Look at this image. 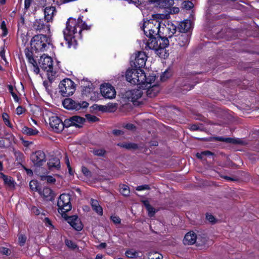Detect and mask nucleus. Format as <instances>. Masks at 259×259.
Segmentation results:
<instances>
[{
    "mask_svg": "<svg viewBox=\"0 0 259 259\" xmlns=\"http://www.w3.org/2000/svg\"><path fill=\"white\" fill-rule=\"evenodd\" d=\"M206 218L210 223H214L215 222V219L211 214L207 213L206 214Z\"/></svg>",
    "mask_w": 259,
    "mask_h": 259,
    "instance_id": "864d4df0",
    "label": "nucleus"
},
{
    "mask_svg": "<svg viewBox=\"0 0 259 259\" xmlns=\"http://www.w3.org/2000/svg\"><path fill=\"white\" fill-rule=\"evenodd\" d=\"M39 64L43 70L46 71L50 70V69L53 67L52 58L44 54L40 57L39 60Z\"/></svg>",
    "mask_w": 259,
    "mask_h": 259,
    "instance_id": "dca6fc26",
    "label": "nucleus"
},
{
    "mask_svg": "<svg viewBox=\"0 0 259 259\" xmlns=\"http://www.w3.org/2000/svg\"><path fill=\"white\" fill-rule=\"evenodd\" d=\"M91 204L93 209L99 215H102L103 214V209L102 207L99 204V202L97 200L92 199L91 200Z\"/></svg>",
    "mask_w": 259,
    "mask_h": 259,
    "instance_id": "393cba45",
    "label": "nucleus"
},
{
    "mask_svg": "<svg viewBox=\"0 0 259 259\" xmlns=\"http://www.w3.org/2000/svg\"><path fill=\"white\" fill-rule=\"evenodd\" d=\"M125 255L127 258H137L139 257V252L133 249H128L125 252Z\"/></svg>",
    "mask_w": 259,
    "mask_h": 259,
    "instance_id": "7c9ffc66",
    "label": "nucleus"
},
{
    "mask_svg": "<svg viewBox=\"0 0 259 259\" xmlns=\"http://www.w3.org/2000/svg\"><path fill=\"white\" fill-rule=\"evenodd\" d=\"M176 26L172 22L167 21L166 24H162V26L161 24V33L165 34V36H162V37L167 38L169 42L174 44L175 42H173V39L175 36L174 34L176 33Z\"/></svg>",
    "mask_w": 259,
    "mask_h": 259,
    "instance_id": "1a4fd4ad",
    "label": "nucleus"
},
{
    "mask_svg": "<svg viewBox=\"0 0 259 259\" xmlns=\"http://www.w3.org/2000/svg\"><path fill=\"white\" fill-rule=\"evenodd\" d=\"M126 80L133 84H136L139 88L146 87L149 83H145L148 78L144 71L142 69H128L125 73Z\"/></svg>",
    "mask_w": 259,
    "mask_h": 259,
    "instance_id": "7ed1b4c3",
    "label": "nucleus"
},
{
    "mask_svg": "<svg viewBox=\"0 0 259 259\" xmlns=\"http://www.w3.org/2000/svg\"><path fill=\"white\" fill-rule=\"evenodd\" d=\"M180 10L178 7H173L171 9H170V13L171 14H177L179 13Z\"/></svg>",
    "mask_w": 259,
    "mask_h": 259,
    "instance_id": "774afa93",
    "label": "nucleus"
},
{
    "mask_svg": "<svg viewBox=\"0 0 259 259\" xmlns=\"http://www.w3.org/2000/svg\"><path fill=\"white\" fill-rule=\"evenodd\" d=\"M80 21L81 17H78L77 19L70 18L67 21L63 33L64 38L68 44L76 42L77 38H81V29L78 30L77 27Z\"/></svg>",
    "mask_w": 259,
    "mask_h": 259,
    "instance_id": "f03ea898",
    "label": "nucleus"
},
{
    "mask_svg": "<svg viewBox=\"0 0 259 259\" xmlns=\"http://www.w3.org/2000/svg\"><path fill=\"white\" fill-rule=\"evenodd\" d=\"M87 119L91 122H96L99 120V118L95 115L88 114L87 115Z\"/></svg>",
    "mask_w": 259,
    "mask_h": 259,
    "instance_id": "8fccbe9b",
    "label": "nucleus"
},
{
    "mask_svg": "<svg viewBox=\"0 0 259 259\" xmlns=\"http://www.w3.org/2000/svg\"><path fill=\"white\" fill-rule=\"evenodd\" d=\"M194 7L192 2L190 1H184L182 4V7L186 10H190Z\"/></svg>",
    "mask_w": 259,
    "mask_h": 259,
    "instance_id": "a19ab883",
    "label": "nucleus"
},
{
    "mask_svg": "<svg viewBox=\"0 0 259 259\" xmlns=\"http://www.w3.org/2000/svg\"><path fill=\"white\" fill-rule=\"evenodd\" d=\"M171 75V73L169 70H165L161 75V80L165 81Z\"/></svg>",
    "mask_w": 259,
    "mask_h": 259,
    "instance_id": "37998d69",
    "label": "nucleus"
},
{
    "mask_svg": "<svg viewBox=\"0 0 259 259\" xmlns=\"http://www.w3.org/2000/svg\"><path fill=\"white\" fill-rule=\"evenodd\" d=\"M197 236L194 232H190L187 233L183 240L185 244L192 245L196 242Z\"/></svg>",
    "mask_w": 259,
    "mask_h": 259,
    "instance_id": "4be33fe9",
    "label": "nucleus"
},
{
    "mask_svg": "<svg viewBox=\"0 0 259 259\" xmlns=\"http://www.w3.org/2000/svg\"><path fill=\"white\" fill-rule=\"evenodd\" d=\"M31 160L36 166L39 167L46 162V155L41 150H38L32 153L30 157Z\"/></svg>",
    "mask_w": 259,
    "mask_h": 259,
    "instance_id": "f8f14e48",
    "label": "nucleus"
},
{
    "mask_svg": "<svg viewBox=\"0 0 259 259\" xmlns=\"http://www.w3.org/2000/svg\"><path fill=\"white\" fill-rule=\"evenodd\" d=\"M65 163L67 165V168L68 169V171H69V174L70 175H73V174L71 172V166H70V165L69 159H68V158L67 156L65 157Z\"/></svg>",
    "mask_w": 259,
    "mask_h": 259,
    "instance_id": "4d7b16f0",
    "label": "nucleus"
},
{
    "mask_svg": "<svg viewBox=\"0 0 259 259\" xmlns=\"http://www.w3.org/2000/svg\"><path fill=\"white\" fill-rule=\"evenodd\" d=\"M24 112V109L21 106H19L16 109V112L18 115H20Z\"/></svg>",
    "mask_w": 259,
    "mask_h": 259,
    "instance_id": "e2e57ef3",
    "label": "nucleus"
},
{
    "mask_svg": "<svg viewBox=\"0 0 259 259\" xmlns=\"http://www.w3.org/2000/svg\"><path fill=\"white\" fill-rule=\"evenodd\" d=\"M149 187L148 185H141L137 187L136 190L138 191H142L144 190H147L149 189Z\"/></svg>",
    "mask_w": 259,
    "mask_h": 259,
    "instance_id": "13d9d810",
    "label": "nucleus"
},
{
    "mask_svg": "<svg viewBox=\"0 0 259 259\" xmlns=\"http://www.w3.org/2000/svg\"><path fill=\"white\" fill-rule=\"evenodd\" d=\"M3 180L4 183L9 186H12L13 185V181L12 178L10 177L6 176Z\"/></svg>",
    "mask_w": 259,
    "mask_h": 259,
    "instance_id": "09e8293b",
    "label": "nucleus"
},
{
    "mask_svg": "<svg viewBox=\"0 0 259 259\" xmlns=\"http://www.w3.org/2000/svg\"><path fill=\"white\" fill-rule=\"evenodd\" d=\"M71 119L72 120V123H73V126L77 127H81L85 121V118L79 116H73L71 117Z\"/></svg>",
    "mask_w": 259,
    "mask_h": 259,
    "instance_id": "a878e982",
    "label": "nucleus"
},
{
    "mask_svg": "<svg viewBox=\"0 0 259 259\" xmlns=\"http://www.w3.org/2000/svg\"><path fill=\"white\" fill-rule=\"evenodd\" d=\"M38 192L45 198L50 199L52 197V191L48 187L44 188L42 190H39Z\"/></svg>",
    "mask_w": 259,
    "mask_h": 259,
    "instance_id": "cd10ccee",
    "label": "nucleus"
},
{
    "mask_svg": "<svg viewBox=\"0 0 259 259\" xmlns=\"http://www.w3.org/2000/svg\"><path fill=\"white\" fill-rule=\"evenodd\" d=\"M18 239L21 245H23L26 241V238L25 236L21 235L19 236Z\"/></svg>",
    "mask_w": 259,
    "mask_h": 259,
    "instance_id": "6e6d98bb",
    "label": "nucleus"
},
{
    "mask_svg": "<svg viewBox=\"0 0 259 259\" xmlns=\"http://www.w3.org/2000/svg\"><path fill=\"white\" fill-rule=\"evenodd\" d=\"M79 17H81V21H80L78 25H77V28L78 29H81V31L82 30H88L90 29L91 26H88V25L85 23V22H83L82 20V16H80Z\"/></svg>",
    "mask_w": 259,
    "mask_h": 259,
    "instance_id": "e433bc0d",
    "label": "nucleus"
},
{
    "mask_svg": "<svg viewBox=\"0 0 259 259\" xmlns=\"http://www.w3.org/2000/svg\"><path fill=\"white\" fill-rule=\"evenodd\" d=\"M47 164L50 170H52L53 168L59 169L60 168V160L56 157L50 159Z\"/></svg>",
    "mask_w": 259,
    "mask_h": 259,
    "instance_id": "b1692460",
    "label": "nucleus"
},
{
    "mask_svg": "<svg viewBox=\"0 0 259 259\" xmlns=\"http://www.w3.org/2000/svg\"><path fill=\"white\" fill-rule=\"evenodd\" d=\"M175 0H166V5L167 8H170L171 6L174 5Z\"/></svg>",
    "mask_w": 259,
    "mask_h": 259,
    "instance_id": "338daca9",
    "label": "nucleus"
},
{
    "mask_svg": "<svg viewBox=\"0 0 259 259\" xmlns=\"http://www.w3.org/2000/svg\"><path fill=\"white\" fill-rule=\"evenodd\" d=\"M58 212L61 214L63 218L66 217V212L71 209L70 203V195L68 194L60 195L57 202Z\"/></svg>",
    "mask_w": 259,
    "mask_h": 259,
    "instance_id": "423d86ee",
    "label": "nucleus"
},
{
    "mask_svg": "<svg viewBox=\"0 0 259 259\" xmlns=\"http://www.w3.org/2000/svg\"><path fill=\"white\" fill-rule=\"evenodd\" d=\"M31 47L36 53L47 51L52 47L51 38L46 35H34L31 40Z\"/></svg>",
    "mask_w": 259,
    "mask_h": 259,
    "instance_id": "20e7f679",
    "label": "nucleus"
},
{
    "mask_svg": "<svg viewBox=\"0 0 259 259\" xmlns=\"http://www.w3.org/2000/svg\"><path fill=\"white\" fill-rule=\"evenodd\" d=\"M100 90L102 95L106 99H112L116 96L114 88L109 83L101 85Z\"/></svg>",
    "mask_w": 259,
    "mask_h": 259,
    "instance_id": "9b49d317",
    "label": "nucleus"
},
{
    "mask_svg": "<svg viewBox=\"0 0 259 259\" xmlns=\"http://www.w3.org/2000/svg\"><path fill=\"white\" fill-rule=\"evenodd\" d=\"M2 117L5 124L11 128L13 127L12 124L9 120V116L6 113H4L2 115Z\"/></svg>",
    "mask_w": 259,
    "mask_h": 259,
    "instance_id": "c9c22d12",
    "label": "nucleus"
},
{
    "mask_svg": "<svg viewBox=\"0 0 259 259\" xmlns=\"http://www.w3.org/2000/svg\"><path fill=\"white\" fill-rule=\"evenodd\" d=\"M1 28L3 30V33H2V35L3 36H6L7 34H8V30L7 29V28H6V24H5V22L4 21H3L2 23V25H1Z\"/></svg>",
    "mask_w": 259,
    "mask_h": 259,
    "instance_id": "3c124183",
    "label": "nucleus"
},
{
    "mask_svg": "<svg viewBox=\"0 0 259 259\" xmlns=\"http://www.w3.org/2000/svg\"><path fill=\"white\" fill-rule=\"evenodd\" d=\"M64 218L74 230L80 231L82 229L83 225L77 216L72 215L67 217L66 214V217Z\"/></svg>",
    "mask_w": 259,
    "mask_h": 259,
    "instance_id": "4468645a",
    "label": "nucleus"
},
{
    "mask_svg": "<svg viewBox=\"0 0 259 259\" xmlns=\"http://www.w3.org/2000/svg\"><path fill=\"white\" fill-rule=\"evenodd\" d=\"M149 39L146 42V48L153 50L155 53L160 58L168 57V54L166 52L165 48L168 46L169 41L166 37H162L161 35L158 37H148Z\"/></svg>",
    "mask_w": 259,
    "mask_h": 259,
    "instance_id": "f257e3e1",
    "label": "nucleus"
},
{
    "mask_svg": "<svg viewBox=\"0 0 259 259\" xmlns=\"http://www.w3.org/2000/svg\"><path fill=\"white\" fill-rule=\"evenodd\" d=\"M33 28L36 30L42 32L49 33L50 31V25L46 24L42 19H36L33 23Z\"/></svg>",
    "mask_w": 259,
    "mask_h": 259,
    "instance_id": "a211bd4d",
    "label": "nucleus"
},
{
    "mask_svg": "<svg viewBox=\"0 0 259 259\" xmlns=\"http://www.w3.org/2000/svg\"><path fill=\"white\" fill-rule=\"evenodd\" d=\"M147 56L143 52H138L135 55L134 62V66L136 68H141L145 66Z\"/></svg>",
    "mask_w": 259,
    "mask_h": 259,
    "instance_id": "ddd939ff",
    "label": "nucleus"
},
{
    "mask_svg": "<svg viewBox=\"0 0 259 259\" xmlns=\"http://www.w3.org/2000/svg\"><path fill=\"white\" fill-rule=\"evenodd\" d=\"M142 29L147 37L155 36L157 34L159 35L161 32V23L155 19L149 20L144 22Z\"/></svg>",
    "mask_w": 259,
    "mask_h": 259,
    "instance_id": "39448f33",
    "label": "nucleus"
},
{
    "mask_svg": "<svg viewBox=\"0 0 259 259\" xmlns=\"http://www.w3.org/2000/svg\"><path fill=\"white\" fill-rule=\"evenodd\" d=\"M29 187L30 188L32 191H39L38 187H39V184L37 181L35 180H31L29 183Z\"/></svg>",
    "mask_w": 259,
    "mask_h": 259,
    "instance_id": "4c0bfd02",
    "label": "nucleus"
},
{
    "mask_svg": "<svg viewBox=\"0 0 259 259\" xmlns=\"http://www.w3.org/2000/svg\"><path fill=\"white\" fill-rule=\"evenodd\" d=\"M41 210L42 209L40 208H38L34 206H32L31 208V212L36 215L42 213Z\"/></svg>",
    "mask_w": 259,
    "mask_h": 259,
    "instance_id": "49530a36",
    "label": "nucleus"
},
{
    "mask_svg": "<svg viewBox=\"0 0 259 259\" xmlns=\"http://www.w3.org/2000/svg\"><path fill=\"white\" fill-rule=\"evenodd\" d=\"M65 244L69 248L74 249L76 247V245L71 240L66 239L65 241Z\"/></svg>",
    "mask_w": 259,
    "mask_h": 259,
    "instance_id": "a18cd8bd",
    "label": "nucleus"
},
{
    "mask_svg": "<svg viewBox=\"0 0 259 259\" xmlns=\"http://www.w3.org/2000/svg\"><path fill=\"white\" fill-rule=\"evenodd\" d=\"M192 26V22L190 20L186 19L181 22L179 26V29L181 32H186L191 29Z\"/></svg>",
    "mask_w": 259,
    "mask_h": 259,
    "instance_id": "5701e85b",
    "label": "nucleus"
},
{
    "mask_svg": "<svg viewBox=\"0 0 259 259\" xmlns=\"http://www.w3.org/2000/svg\"><path fill=\"white\" fill-rule=\"evenodd\" d=\"M11 94L15 102H19V100H20L19 98L18 97V96L15 93L13 92V93H11Z\"/></svg>",
    "mask_w": 259,
    "mask_h": 259,
    "instance_id": "0e129e2a",
    "label": "nucleus"
},
{
    "mask_svg": "<svg viewBox=\"0 0 259 259\" xmlns=\"http://www.w3.org/2000/svg\"><path fill=\"white\" fill-rule=\"evenodd\" d=\"M22 131L23 133L29 136L35 135L38 133V131L36 128H30L27 126H24L23 128Z\"/></svg>",
    "mask_w": 259,
    "mask_h": 259,
    "instance_id": "72a5a7b5",
    "label": "nucleus"
},
{
    "mask_svg": "<svg viewBox=\"0 0 259 259\" xmlns=\"http://www.w3.org/2000/svg\"><path fill=\"white\" fill-rule=\"evenodd\" d=\"M81 171L85 176H86V177H90L91 176V172L86 167L82 166L81 167Z\"/></svg>",
    "mask_w": 259,
    "mask_h": 259,
    "instance_id": "603ef678",
    "label": "nucleus"
},
{
    "mask_svg": "<svg viewBox=\"0 0 259 259\" xmlns=\"http://www.w3.org/2000/svg\"><path fill=\"white\" fill-rule=\"evenodd\" d=\"M130 3H133L134 4H140L143 2V0H126Z\"/></svg>",
    "mask_w": 259,
    "mask_h": 259,
    "instance_id": "69168bd1",
    "label": "nucleus"
},
{
    "mask_svg": "<svg viewBox=\"0 0 259 259\" xmlns=\"http://www.w3.org/2000/svg\"><path fill=\"white\" fill-rule=\"evenodd\" d=\"M156 75L152 74L148 76V78L145 81V83H149L146 87H141L140 89L146 90V94L149 97H155L159 92L160 88L158 84L155 82Z\"/></svg>",
    "mask_w": 259,
    "mask_h": 259,
    "instance_id": "0eeeda50",
    "label": "nucleus"
},
{
    "mask_svg": "<svg viewBox=\"0 0 259 259\" xmlns=\"http://www.w3.org/2000/svg\"><path fill=\"white\" fill-rule=\"evenodd\" d=\"M62 123H63V128H64V127H68L71 126H73V123H72V120L71 119V117H70L69 118L65 119L63 122L62 121Z\"/></svg>",
    "mask_w": 259,
    "mask_h": 259,
    "instance_id": "c03bdc74",
    "label": "nucleus"
},
{
    "mask_svg": "<svg viewBox=\"0 0 259 259\" xmlns=\"http://www.w3.org/2000/svg\"><path fill=\"white\" fill-rule=\"evenodd\" d=\"M149 2L160 8H167L166 0H149Z\"/></svg>",
    "mask_w": 259,
    "mask_h": 259,
    "instance_id": "c85d7f7f",
    "label": "nucleus"
},
{
    "mask_svg": "<svg viewBox=\"0 0 259 259\" xmlns=\"http://www.w3.org/2000/svg\"><path fill=\"white\" fill-rule=\"evenodd\" d=\"M120 192L124 196H128L130 194V190L128 187L126 185H122L120 186Z\"/></svg>",
    "mask_w": 259,
    "mask_h": 259,
    "instance_id": "ea45409f",
    "label": "nucleus"
},
{
    "mask_svg": "<svg viewBox=\"0 0 259 259\" xmlns=\"http://www.w3.org/2000/svg\"><path fill=\"white\" fill-rule=\"evenodd\" d=\"M144 204L148 211V215L150 217H153L155 213V209L151 206L147 201H144Z\"/></svg>",
    "mask_w": 259,
    "mask_h": 259,
    "instance_id": "2f4dec72",
    "label": "nucleus"
},
{
    "mask_svg": "<svg viewBox=\"0 0 259 259\" xmlns=\"http://www.w3.org/2000/svg\"><path fill=\"white\" fill-rule=\"evenodd\" d=\"M47 72L48 78L50 82L54 81L58 76V72L54 70L53 67L50 69V70H48Z\"/></svg>",
    "mask_w": 259,
    "mask_h": 259,
    "instance_id": "c756f323",
    "label": "nucleus"
},
{
    "mask_svg": "<svg viewBox=\"0 0 259 259\" xmlns=\"http://www.w3.org/2000/svg\"><path fill=\"white\" fill-rule=\"evenodd\" d=\"M40 180L42 181L46 180L49 183H54L56 182V180L51 176H40Z\"/></svg>",
    "mask_w": 259,
    "mask_h": 259,
    "instance_id": "58836bf2",
    "label": "nucleus"
},
{
    "mask_svg": "<svg viewBox=\"0 0 259 259\" xmlns=\"http://www.w3.org/2000/svg\"><path fill=\"white\" fill-rule=\"evenodd\" d=\"M215 140L218 141H223L226 143H233V144H241V140L239 139H234L231 138H223L218 137L214 138Z\"/></svg>",
    "mask_w": 259,
    "mask_h": 259,
    "instance_id": "bb28decb",
    "label": "nucleus"
},
{
    "mask_svg": "<svg viewBox=\"0 0 259 259\" xmlns=\"http://www.w3.org/2000/svg\"><path fill=\"white\" fill-rule=\"evenodd\" d=\"M57 11L55 7L49 6L44 9V18L47 23L52 22Z\"/></svg>",
    "mask_w": 259,
    "mask_h": 259,
    "instance_id": "aec40b11",
    "label": "nucleus"
},
{
    "mask_svg": "<svg viewBox=\"0 0 259 259\" xmlns=\"http://www.w3.org/2000/svg\"><path fill=\"white\" fill-rule=\"evenodd\" d=\"M93 153L95 155L103 156L105 153V151L103 149H94Z\"/></svg>",
    "mask_w": 259,
    "mask_h": 259,
    "instance_id": "de8ad7c7",
    "label": "nucleus"
},
{
    "mask_svg": "<svg viewBox=\"0 0 259 259\" xmlns=\"http://www.w3.org/2000/svg\"><path fill=\"white\" fill-rule=\"evenodd\" d=\"M153 255L155 256L150 257L149 259H162V255L157 252H154Z\"/></svg>",
    "mask_w": 259,
    "mask_h": 259,
    "instance_id": "052dcab7",
    "label": "nucleus"
},
{
    "mask_svg": "<svg viewBox=\"0 0 259 259\" xmlns=\"http://www.w3.org/2000/svg\"><path fill=\"white\" fill-rule=\"evenodd\" d=\"M82 94L91 100H95L93 95L95 97L96 93L94 92L93 85L91 82H88V85L83 87Z\"/></svg>",
    "mask_w": 259,
    "mask_h": 259,
    "instance_id": "412c9836",
    "label": "nucleus"
},
{
    "mask_svg": "<svg viewBox=\"0 0 259 259\" xmlns=\"http://www.w3.org/2000/svg\"><path fill=\"white\" fill-rule=\"evenodd\" d=\"M31 0H24V8L25 9L28 10L31 5Z\"/></svg>",
    "mask_w": 259,
    "mask_h": 259,
    "instance_id": "680f3d73",
    "label": "nucleus"
},
{
    "mask_svg": "<svg viewBox=\"0 0 259 259\" xmlns=\"http://www.w3.org/2000/svg\"><path fill=\"white\" fill-rule=\"evenodd\" d=\"M49 123L53 130L57 133H59L63 130L62 121L57 116H52L50 117Z\"/></svg>",
    "mask_w": 259,
    "mask_h": 259,
    "instance_id": "2eb2a0df",
    "label": "nucleus"
},
{
    "mask_svg": "<svg viewBox=\"0 0 259 259\" xmlns=\"http://www.w3.org/2000/svg\"><path fill=\"white\" fill-rule=\"evenodd\" d=\"M212 155V153L209 151H205L201 153H197L196 156L198 158L202 159L204 156H209Z\"/></svg>",
    "mask_w": 259,
    "mask_h": 259,
    "instance_id": "79ce46f5",
    "label": "nucleus"
},
{
    "mask_svg": "<svg viewBox=\"0 0 259 259\" xmlns=\"http://www.w3.org/2000/svg\"><path fill=\"white\" fill-rule=\"evenodd\" d=\"M143 93L140 89H134L126 91L124 94L125 98L128 101L135 103L142 96Z\"/></svg>",
    "mask_w": 259,
    "mask_h": 259,
    "instance_id": "f3484780",
    "label": "nucleus"
},
{
    "mask_svg": "<svg viewBox=\"0 0 259 259\" xmlns=\"http://www.w3.org/2000/svg\"><path fill=\"white\" fill-rule=\"evenodd\" d=\"M174 40L176 41L178 45L181 47H185L189 44V35L184 33H180L177 35L174 36L173 42Z\"/></svg>",
    "mask_w": 259,
    "mask_h": 259,
    "instance_id": "6ab92c4d",
    "label": "nucleus"
},
{
    "mask_svg": "<svg viewBox=\"0 0 259 259\" xmlns=\"http://www.w3.org/2000/svg\"><path fill=\"white\" fill-rule=\"evenodd\" d=\"M59 92L63 97H69L73 95L75 91V84L69 78L64 79L60 82Z\"/></svg>",
    "mask_w": 259,
    "mask_h": 259,
    "instance_id": "6e6552de",
    "label": "nucleus"
},
{
    "mask_svg": "<svg viewBox=\"0 0 259 259\" xmlns=\"http://www.w3.org/2000/svg\"><path fill=\"white\" fill-rule=\"evenodd\" d=\"M111 219L115 224H118L120 223V219L116 215H112L111 217Z\"/></svg>",
    "mask_w": 259,
    "mask_h": 259,
    "instance_id": "5fc2aeb1",
    "label": "nucleus"
},
{
    "mask_svg": "<svg viewBox=\"0 0 259 259\" xmlns=\"http://www.w3.org/2000/svg\"><path fill=\"white\" fill-rule=\"evenodd\" d=\"M62 104L64 107L66 109L75 110L76 111L86 108L89 106V103L85 101L76 102L70 98L65 99L63 101Z\"/></svg>",
    "mask_w": 259,
    "mask_h": 259,
    "instance_id": "9d476101",
    "label": "nucleus"
},
{
    "mask_svg": "<svg viewBox=\"0 0 259 259\" xmlns=\"http://www.w3.org/2000/svg\"><path fill=\"white\" fill-rule=\"evenodd\" d=\"M118 146L127 149H136L137 148L136 144L131 143H119L118 144Z\"/></svg>",
    "mask_w": 259,
    "mask_h": 259,
    "instance_id": "f704fd0d",
    "label": "nucleus"
},
{
    "mask_svg": "<svg viewBox=\"0 0 259 259\" xmlns=\"http://www.w3.org/2000/svg\"><path fill=\"white\" fill-rule=\"evenodd\" d=\"M25 56L27 60L33 57L32 52L28 50L25 51Z\"/></svg>",
    "mask_w": 259,
    "mask_h": 259,
    "instance_id": "bf43d9fd",
    "label": "nucleus"
},
{
    "mask_svg": "<svg viewBox=\"0 0 259 259\" xmlns=\"http://www.w3.org/2000/svg\"><path fill=\"white\" fill-rule=\"evenodd\" d=\"M28 62L32 65L33 67V72L36 74H38L39 73V68L38 66L37 65V63L36 60L34 59L33 57L30 58L29 60H27Z\"/></svg>",
    "mask_w": 259,
    "mask_h": 259,
    "instance_id": "473e14b6",
    "label": "nucleus"
}]
</instances>
